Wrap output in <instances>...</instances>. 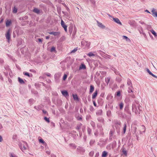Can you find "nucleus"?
Here are the masks:
<instances>
[{
	"label": "nucleus",
	"instance_id": "obj_1",
	"mask_svg": "<svg viewBox=\"0 0 157 157\" xmlns=\"http://www.w3.org/2000/svg\"><path fill=\"white\" fill-rule=\"evenodd\" d=\"M132 110L133 112H134L135 113L137 114L138 112V110L137 108L136 105L134 103H133L132 106Z\"/></svg>",
	"mask_w": 157,
	"mask_h": 157
},
{
	"label": "nucleus",
	"instance_id": "obj_2",
	"mask_svg": "<svg viewBox=\"0 0 157 157\" xmlns=\"http://www.w3.org/2000/svg\"><path fill=\"white\" fill-rule=\"evenodd\" d=\"M10 29H8L7 31L6 34V37L8 40L10 39Z\"/></svg>",
	"mask_w": 157,
	"mask_h": 157
},
{
	"label": "nucleus",
	"instance_id": "obj_3",
	"mask_svg": "<svg viewBox=\"0 0 157 157\" xmlns=\"http://www.w3.org/2000/svg\"><path fill=\"white\" fill-rule=\"evenodd\" d=\"M61 76L60 73H58L54 75L55 78L56 80V82H59V79Z\"/></svg>",
	"mask_w": 157,
	"mask_h": 157
},
{
	"label": "nucleus",
	"instance_id": "obj_4",
	"mask_svg": "<svg viewBox=\"0 0 157 157\" xmlns=\"http://www.w3.org/2000/svg\"><path fill=\"white\" fill-rule=\"evenodd\" d=\"M113 20L116 23L119 24H120L121 25H122L121 23V22L120 20L118 18L113 17Z\"/></svg>",
	"mask_w": 157,
	"mask_h": 157
},
{
	"label": "nucleus",
	"instance_id": "obj_5",
	"mask_svg": "<svg viewBox=\"0 0 157 157\" xmlns=\"http://www.w3.org/2000/svg\"><path fill=\"white\" fill-rule=\"evenodd\" d=\"M151 12L154 16L157 17V11L154 8H153L151 10Z\"/></svg>",
	"mask_w": 157,
	"mask_h": 157
},
{
	"label": "nucleus",
	"instance_id": "obj_6",
	"mask_svg": "<svg viewBox=\"0 0 157 157\" xmlns=\"http://www.w3.org/2000/svg\"><path fill=\"white\" fill-rule=\"evenodd\" d=\"M61 93L63 96L66 97L69 96V94L67 91L66 90L62 91Z\"/></svg>",
	"mask_w": 157,
	"mask_h": 157
},
{
	"label": "nucleus",
	"instance_id": "obj_7",
	"mask_svg": "<svg viewBox=\"0 0 157 157\" xmlns=\"http://www.w3.org/2000/svg\"><path fill=\"white\" fill-rule=\"evenodd\" d=\"M82 125V124L81 123H80L79 124H78L77 127L76 128V129L79 132Z\"/></svg>",
	"mask_w": 157,
	"mask_h": 157
},
{
	"label": "nucleus",
	"instance_id": "obj_8",
	"mask_svg": "<svg viewBox=\"0 0 157 157\" xmlns=\"http://www.w3.org/2000/svg\"><path fill=\"white\" fill-rule=\"evenodd\" d=\"M48 33L50 34L53 35L54 36H57L59 34V33L58 32H50Z\"/></svg>",
	"mask_w": 157,
	"mask_h": 157
},
{
	"label": "nucleus",
	"instance_id": "obj_9",
	"mask_svg": "<svg viewBox=\"0 0 157 157\" xmlns=\"http://www.w3.org/2000/svg\"><path fill=\"white\" fill-rule=\"evenodd\" d=\"M81 44H82L85 45L86 46H87L88 47H89L90 45V42H84L82 41L81 42Z\"/></svg>",
	"mask_w": 157,
	"mask_h": 157
},
{
	"label": "nucleus",
	"instance_id": "obj_10",
	"mask_svg": "<svg viewBox=\"0 0 157 157\" xmlns=\"http://www.w3.org/2000/svg\"><path fill=\"white\" fill-rule=\"evenodd\" d=\"M132 130L133 131V132H134V134H135L136 135V129H137V127L136 126H133L132 127Z\"/></svg>",
	"mask_w": 157,
	"mask_h": 157
},
{
	"label": "nucleus",
	"instance_id": "obj_11",
	"mask_svg": "<svg viewBox=\"0 0 157 157\" xmlns=\"http://www.w3.org/2000/svg\"><path fill=\"white\" fill-rule=\"evenodd\" d=\"M86 68V66L84 64H81L79 67V69H84Z\"/></svg>",
	"mask_w": 157,
	"mask_h": 157
},
{
	"label": "nucleus",
	"instance_id": "obj_12",
	"mask_svg": "<svg viewBox=\"0 0 157 157\" xmlns=\"http://www.w3.org/2000/svg\"><path fill=\"white\" fill-rule=\"evenodd\" d=\"M133 89V88L132 86V85L128 87V92L129 93L131 92H133L132 91Z\"/></svg>",
	"mask_w": 157,
	"mask_h": 157
},
{
	"label": "nucleus",
	"instance_id": "obj_13",
	"mask_svg": "<svg viewBox=\"0 0 157 157\" xmlns=\"http://www.w3.org/2000/svg\"><path fill=\"white\" fill-rule=\"evenodd\" d=\"M97 94H98L97 90H96L95 91L94 93L92 95V99H94L97 96Z\"/></svg>",
	"mask_w": 157,
	"mask_h": 157
},
{
	"label": "nucleus",
	"instance_id": "obj_14",
	"mask_svg": "<svg viewBox=\"0 0 157 157\" xmlns=\"http://www.w3.org/2000/svg\"><path fill=\"white\" fill-rule=\"evenodd\" d=\"M102 113V109H99L96 112V114L98 115H101Z\"/></svg>",
	"mask_w": 157,
	"mask_h": 157
},
{
	"label": "nucleus",
	"instance_id": "obj_15",
	"mask_svg": "<svg viewBox=\"0 0 157 157\" xmlns=\"http://www.w3.org/2000/svg\"><path fill=\"white\" fill-rule=\"evenodd\" d=\"M39 141L40 143H42L44 145H46V143L42 139H40Z\"/></svg>",
	"mask_w": 157,
	"mask_h": 157
},
{
	"label": "nucleus",
	"instance_id": "obj_16",
	"mask_svg": "<svg viewBox=\"0 0 157 157\" xmlns=\"http://www.w3.org/2000/svg\"><path fill=\"white\" fill-rule=\"evenodd\" d=\"M61 24L63 28L67 27V26L65 24L64 22L62 20L61 21Z\"/></svg>",
	"mask_w": 157,
	"mask_h": 157
},
{
	"label": "nucleus",
	"instance_id": "obj_17",
	"mask_svg": "<svg viewBox=\"0 0 157 157\" xmlns=\"http://www.w3.org/2000/svg\"><path fill=\"white\" fill-rule=\"evenodd\" d=\"M33 12L37 14L39 13L40 12V10L36 8H35L33 10Z\"/></svg>",
	"mask_w": 157,
	"mask_h": 157
},
{
	"label": "nucleus",
	"instance_id": "obj_18",
	"mask_svg": "<svg viewBox=\"0 0 157 157\" xmlns=\"http://www.w3.org/2000/svg\"><path fill=\"white\" fill-rule=\"evenodd\" d=\"M98 25L99 27L101 28L104 29L105 28V26L103 25L101 23L99 22H98Z\"/></svg>",
	"mask_w": 157,
	"mask_h": 157
},
{
	"label": "nucleus",
	"instance_id": "obj_19",
	"mask_svg": "<svg viewBox=\"0 0 157 157\" xmlns=\"http://www.w3.org/2000/svg\"><path fill=\"white\" fill-rule=\"evenodd\" d=\"M18 79L19 82L21 84H23L25 83V82L20 77H18Z\"/></svg>",
	"mask_w": 157,
	"mask_h": 157
},
{
	"label": "nucleus",
	"instance_id": "obj_20",
	"mask_svg": "<svg viewBox=\"0 0 157 157\" xmlns=\"http://www.w3.org/2000/svg\"><path fill=\"white\" fill-rule=\"evenodd\" d=\"M90 93H92L94 90V87L93 86L91 85L90 86Z\"/></svg>",
	"mask_w": 157,
	"mask_h": 157
},
{
	"label": "nucleus",
	"instance_id": "obj_21",
	"mask_svg": "<svg viewBox=\"0 0 157 157\" xmlns=\"http://www.w3.org/2000/svg\"><path fill=\"white\" fill-rule=\"evenodd\" d=\"M107 153L105 151H103L102 154V157H106L107 155Z\"/></svg>",
	"mask_w": 157,
	"mask_h": 157
},
{
	"label": "nucleus",
	"instance_id": "obj_22",
	"mask_svg": "<svg viewBox=\"0 0 157 157\" xmlns=\"http://www.w3.org/2000/svg\"><path fill=\"white\" fill-rule=\"evenodd\" d=\"M122 152L123 154L125 155L126 156L127 155V152L125 150V149L124 148H122Z\"/></svg>",
	"mask_w": 157,
	"mask_h": 157
},
{
	"label": "nucleus",
	"instance_id": "obj_23",
	"mask_svg": "<svg viewBox=\"0 0 157 157\" xmlns=\"http://www.w3.org/2000/svg\"><path fill=\"white\" fill-rule=\"evenodd\" d=\"M127 84L128 86H130L132 85V83L131 80L129 79H128L127 80Z\"/></svg>",
	"mask_w": 157,
	"mask_h": 157
},
{
	"label": "nucleus",
	"instance_id": "obj_24",
	"mask_svg": "<svg viewBox=\"0 0 157 157\" xmlns=\"http://www.w3.org/2000/svg\"><path fill=\"white\" fill-rule=\"evenodd\" d=\"M20 149L23 151V150H25L26 149V148L25 146V145L24 144H23L22 145H21L20 146Z\"/></svg>",
	"mask_w": 157,
	"mask_h": 157
},
{
	"label": "nucleus",
	"instance_id": "obj_25",
	"mask_svg": "<svg viewBox=\"0 0 157 157\" xmlns=\"http://www.w3.org/2000/svg\"><path fill=\"white\" fill-rule=\"evenodd\" d=\"M98 121L101 123H104V119L102 118H99L98 119Z\"/></svg>",
	"mask_w": 157,
	"mask_h": 157
},
{
	"label": "nucleus",
	"instance_id": "obj_26",
	"mask_svg": "<svg viewBox=\"0 0 157 157\" xmlns=\"http://www.w3.org/2000/svg\"><path fill=\"white\" fill-rule=\"evenodd\" d=\"M123 39L126 40V41H130V39L125 36H123Z\"/></svg>",
	"mask_w": 157,
	"mask_h": 157
},
{
	"label": "nucleus",
	"instance_id": "obj_27",
	"mask_svg": "<svg viewBox=\"0 0 157 157\" xmlns=\"http://www.w3.org/2000/svg\"><path fill=\"white\" fill-rule=\"evenodd\" d=\"M73 98L75 100H78V98L77 95L73 94Z\"/></svg>",
	"mask_w": 157,
	"mask_h": 157
},
{
	"label": "nucleus",
	"instance_id": "obj_28",
	"mask_svg": "<svg viewBox=\"0 0 157 157\" xmlns=\"http://www.w3.org/2000/svg\"><path fill=\"white\" fill-rule=\"evenodd\" d=\"M110 78L109 77H107V78H105V81L107 83V84L108 85L109 83V81H110Z\"/></svg>",
	"mask_w": 157,
	"mask_h": 157
},
{
	"label": "nucleus",
	"instance_id": "obj_29",
	"mask_svg": "<svg viewBox=\"0 0 157 157\" xmlns=\"http://www.w3.org/2000/svg\"><path fill=\"white\" fill-rule=\"evenodd\" d=\"M126 124L125 123L124 125V127L123 128V132L124 133H125L126 131Z\"/></svg>",
	"mask_w": 157,
	"mask_h": 157
},
{
	"label": "nucleus",
	"instance_id": "obj_30",
	"mask_svg": "<svg viewBox=\"0 0 157 157\" xmlns=\"http://www.w3.org/2000/svg\"><path fill=\"white\" fill-rule=\"evenodd\" d=\"M114 123L115 124H118L119 125H120L121 122L120 121L116 120L114 121Z\"/></svg>",
	"mask_w": 157,
	"mask_h": 157
},
{
	"label": "nucleus",
	"instance_id": "obj_31",
	"mask_svg": "<svg viewBox=\"0 0 157 157\" xmlns=\"http://www.w3.org/2000/svg\"><path fill=\"white\" fill-rule=\"evenodd\" d=\"M87 55L90 57L94 56L95 55L93 53L91 52H90L87 54Z\"/></svg>",
	"mask_w": 157,
	"mask_h": 157
},
{
	"label": "nucleus",
	"instance_id": "obj_32",
	"mask_svg": "<svg viewBox=\"0 0 157 157\" xmlns=\"http://www.w3.org/2000/svg\"><path fill=\"white\" fill-rule=\"evenodd\" d=\"M111 113L110 110H108L107 112L106 115L108 117H109L111 115Z\"/></svg>",
	"mask_w": 157,
	"mask_h": 157
},
{
	"label": "nucleus",
	"instance_id": "obj_33",
	"mask_svg": "<svg viewBox=\"0 0 157 157\" xmlns=\"http://www.w3.org/2000/svg\"><path fill=\"white\" fill-rule=\"evenodd\" d=\"M11 23V21H10L7 20L6 22V26H9Z\"/></svg>",
	"mask_w": 157,
	"mask_h": 157
},
{
	"label": "nucleus",
	"instance_id": "obj_34",
	"mask_svg": "<svg viewBox=\"0 0 157 157\" xmlns=\"http://www.w3.org/2000/svg\"><path fill=\"white\" fill-rule=\"evenodd\" d=\"M121 78L119 77H117L116 78V80L118 82H120L121 81Z\"/></svg>",
	"mask_w": 157,
	"mask_h": 157
},
{
	"label": "nucleus",
	"instance_id": "obj_35",
	"mask_svg": "<svg viewBox=\"0 0 157 157\" xmlns=\"http://www.w3.org/2000/svg\"><path fill=\"white\" fill-rule=\"evenodd\" d=\"M44 119L48 123H49L50 122V121L49 120V119L48 118L46 117H44Z\"/></svg>",
	"mask_w": 157,
	"mask_h": 157
},
{
	"label": "nucleus",
	"instance_id": "obj_36",
	"mask_svg": "<svg viewBox=\"0 0 157 157\" xmlns=\"http://www.w3.org/2000/svg\"><path fill=\"white\" fill-rule=\"evenodd\" d=\"M137 107H138V109L139 110V111L138 112V113L139 114H140V112L141 111V109H142L140 105H138Z\"/></svg>",
	"mask_w": 157,
	"mask_h": 157
},
{
	"label": "nucleus",
	"instance_id": "obj_37",
	"mask_svg": "<svg viewBox=\"0 0 157 157\" xmlns=\"http://www.w3.org/2000/svg\"><path fill=\"white\" fill-rule=\"evenodd\" d=\"M120 108V109H122L123 107V104L122 102L120 103L119 104Z\"/></svg>",
	"mask_w": 157,
	"mask_h": 157
},
{
	"label": "nucleus",
	"instance_id": "obj_38",
	"mask_svg": "<svg viewBox=\"0 0 157 157\" xmlns=\"http://www.w3.org/2000/svg\"><path fill=\"white\" fill-rule=\"evenodd\" d=\"M150 32L151 33L155 36H156V33L153 30H150Z\"/></svg>",
	"mask_w": 157,
	"mask_h": 157
},
{
	"label": "nucleus",
	"instance_id": "obj_39",
	"mask_svg": "<svg viewBox=\"0 0 157 157\" xmlns=\"http://www.w3.org/2000/svg\"><path fill=\"white\" fill-rule=\"evenodd\" d=\"M70 146L72 147H73V148L74 149H75L76 148V145L74 144H70Z\"/></svg>",
	"mask_w": 157,
	"mask_h": 157
},
{
	"label": "nucleus",
	"instance_id": "obj_40",
	"mask_svg": "<svg viewBox=\"0 0 157 157\" xmlns=\"http://www.w3.org/2000/svg\"><path fill=\"white\" fill-rule=\"evenodd\" d=\"M114 72L116 75H119L121 76V75H120V73H119L118 71H117L116 69L114 71Z\"/></svg>",
	"mask_w": 157,
	"mask_h": 157
},
{
	"label": "nucleus",
	"instance_id": "obj_41",
	"mask_svg": "<svg viewBox=\"0 0 157 157\" xmlns=\"http://www.w3.org/2000/svg\"><path fill=\"white\" fill-rule=\"evenodd\" d=\"M91 132V129L90 128H87V132L89 135H90Z\"/></svg>",
	"mask_w": 157,
	"mask_h": 157
},
{
	"label": "nucleus",
	"instance_id": "obj_42",
	"mask_svg": "<svg viewBox=\"0 0 157 157\" xmlns=\"http://www.w3.org/2000/svg\"><path fill=\"white\" fill-rule=\"evenodd\" d=\"M17 12V9L16 8L14 7L13 9V12L14 13H16Z\"/></svg>",
	"mask_w": 157,
	"mask_h": 157
},
{
	"label": "nucleus",
	"instance_id": "obj_43",
	"mask_svg": "<svg viewBox=\"0 0 157 157\" xmlns=\"http://www.w3.org/2000/svg\"><path fill=\"white\" fill-rule=\"evenodd\" d=\"M23 74L25 75L28 76L29 77H30V75L29 73L27 72H24Z\"/></svg>",
	"mask_w": 157,
	"mask_h": 157
},
{
	"label": "nucleus",
	"instance_id": "obj_44",
	"mask_svg": "<svg viewBox=\"0 0 157 157\" xmlns=\"http://www.w3.org/2000/svg\"><path fill=\"white\" fill-rule=\"evenodd\" d=\"M55 51V48L54 47H52L51 49V52H53Z\"/></svg>",
	"mask_w": 157,
	"mask_h": 157
},
{
	"label": "nucleus",
	"instance_id": "obj_45",
	"mask_svg": "<svg viewBox=\"0 0 157 157\" xmlns=\"http://www.w3.org/2000/svg\"><path fill=\"white\" fill-rule=\"evenodd\" d=\"M90 111L92 112L94 110V109L92 106H90Z\"/></svg>",
	"mask_w": 157,
	"mask_h": 157
},
{
	"label": "nucleus",
	"instance_id": "obj_46",
	"mask_svg": "<svg viewBox=\"0 0 157 157\" xmlns=\"http://www.w3.org/2000/svg\"><path fill=\"white\" fill-rule=\"evenodd\" d=\"M128 23L131 25H133L134 24V21H128Z\"/></svg>",
	"mask_w": 157,
	"mask_h": 157
},
{
	"label": "nucleus",
	"instance_id": "obj_47",
	"mask_svg": "<svg viewBox=\"0 0 157 157\" xmlns=\"http://www.w3.org/2000/svg\"><path fill=\"white\" fill-rule=\"evenodd\" d=\"M77 120L79 121H81L82 120V118L81 117L78 116L76 117Z\"/></svg>",
	"mask_w": 157,
	"mask_h": 157
},
{
	"label": "nucleus",
	"instance_id": "obj_48",
	"mask_svg": "<svg viewBox=\"0 0 157 157\" xmlns=\"http://www.w3.org/2000/svg\"><path fill=\"white\" fill-rule=\"evenodd\" d=\"M67 77V75L64 74L63 76V80H65L66 79Z\"/></svg>",
	"mask_w": 157,
	"mask_h": 157
},
{
	"label": "nucleus",
	"instance_id": "obj_49",
	"mask_svg": "<svg viewBox=\"0 0 157 157\" xmlns=\"http://www.w3.org/2000/svg\"><path fill=\"white\" fill-rule=\"evenodd\" d=\"M141 127H142V129L144 130V131H143L142 132H144L145 130V128L144 126V125H142Z\"/></svg>",
	"mask_w": 157,
	"mask_h": 157
},
{
	"label": "nucleus",
	"instance_id": "obj_50",
	"mask_svg": "<svg viewBox=\"0 0 157 157\" xmlns=\"http://www.w3.org/2000/svg\"><path fill=\"white\" fill-rule=\"evenodd\" d=\"M146 71L150 75H151L152 72L149 70L147 68Z\"/></svg>",
	"mask_w": 157,
	"mask_h": 157
},
{
	"label": "nucleus",
	"instance_id": "obj_51",
	"mask_svg": "<svg viewBox=\"0 0 157 157\" xmlns=\"http://www.w3.org/2000/svg\"><path fill=\"white\" fill-rule=\"evenodd\" d=\"M121 93L120 91H118L117 93V95L118 96H120Z\"/></svg>",
	"mask_w": 157,
	"mask_h": 157
},
{
	"label": "nucleus",
	"instance_id": "obj_52",
	"mask_svg": "<svg viewBox=\"0 0 157 157\" xmlns=\"http://www.w3.org/2000/svg\"><path fill=\"white\" fill-rule=\"evenodd\" d=\"M77 50V48H75L71 52V53H74L75 52H76Z\"/></svg>",
	"mask_w": 157,
	"mask_h": 157
},
{
	"label": "nucleus",
	"instance_id": "obj_53",
	"mask_svg": "<svg viewBox=\"0 0 157 157\" xmlns=\"http://www.w3.org/2000/svg\"><path fill=\"white\" fill-rule=\"evenodd\" d=\"M113 132L112 131H110L109 132V136H113Z\"/></svg>",
	"mask_w": 157,
	"mask_h": 157
},
{
	"label": "nucleus",
	"instance_id": "obj_54",
	"mask_svg": "<svg viewBox=\"0 0 157 157\" xmlns=\"http://www.w3.org/2000/svg\"><path fill=\"white\" fill-rule=\"evenodd\" d=\"M4 63L3 60L1 58H0V63Z\"/></svg>",
	"mask_w": 157,
	"mask_h": 157
},
{
	"label": "nucleus",
	"instance_id": "obj_55",
	"mask_svg": "<svg viewBox=\"0 0 157 157\" xmlns=\"http://www.w3.org/2000/svg\"><path fill=\"white\" fill-rule=\"evenodd\" d=\"M3 140V139L2 136H0V142H1Z\"/></svg>",
	"mask_w": 157,
	"mask_h": 157
},
{
	"label": "nucleus",
	"instance_id": "obj_56",
	"mask_svg": "<svg viewBox=\"0 0 157 157\" xmlns=\"http://www.w3.org/2000/svg\"><path fill=\"white\" fill-rule=\"evenodd\" d=\"M56 1H58L59 3H61L62 2V0H55Z\"/></svg>",
	"mask_w": 157,
	"mask_h": 157
},
{
	"label": "nucleus",
	"instance_id": "obj_57",
	"mask_svg": "<svg viewBox=\"0 0 157 157\" xmlns=\"http://www.w3.org/2000/svg\"><path fill=\"white\" fill-rule=\"evenodd\" d=\"M46 75L48 77H50L51 76V74L49 73H47L46 74Z\"/></svg>",
	"mask_w": 157,
	"mask_h": 157
},
{
	"label": "nucleus",
	"instance_id": "obj_58",
	"mask_svg": "<svg viewBox=\"0 0 157 157\" xmlns=\"http://www.w3.org/2000/svg\"><path fill=\"white\" fill-rule=\"evenodd\" d=\"M42 111H43V113L44 114H46L47 113V112L45 110H43Z\"/></svg>",
	"mask_w": 157,
	"mask_h": 157
},
{
	"label": "nucleus",
	"instance_id": "obj_59",
	"mask_svg": "<svg viewBox=\"0 0 157 157\" xmlns=\"http://www.w3.org/2000/svg\"><path fill=\"white\" fill-rule=\"evenodd\" d=\"M30 71H31V72H36V71L34 70H33V69H31L30 70Z\"/></svg>",
	"mask_w": 157,
	"mask_h": 157
},
{
	"label": "nucleus",
	"instance_id": "obj_60",
	"mask_svg": "<svg viewBox=\"0 0 157 157\" xmlns=\"http://www.w3.org/2000/svg\"><path fill=\"white\" fill-rule=\"evenodd\" d=\"M51 157H56V155H55L54 154H52L51 155Z\"/></svg>",
	"mask_w": 157,
	"mask_h": 157
},
{
	"label": "nucleus",
	"instance_id": "obj_61",
	"mask_svg": "<svg viewBox=\"0 0 157 157\" xmlns=\"http://www.w3.org/2000/svg\"><path fill=\"white\" fill-rule=\"evenodd\" d=\"M38 41L39 42H42V39H40V38H39L38 39Z\"/></svg>",
	"mask_w": 157,
	"mask_h": 157
},
{
	"label": "nucleus",
	"instance_id": "obj_62",
	"mask_svg": "<svg viewBox=\"0 0 157 157\" xmlns=\"http://www.w3.org/2000/svg\"><path fill=\"white\" fill-rule=\"evenodd\" d=\"M93 103L94 105L95 106H97L96 104L94 101H93Z\"/></svg>",
	"mask_w": 157,
	"mask_h": 157
},
{
	"label": "nucleus",
	"instance_id": "obj_63",
	"mask_svg": "<svg viewBox=\"0 0 157 157\" xmlns=\"http://www.w3.org/2000/svg\"><path fill=\"white\" fill-rule=\"evenodd\" d=\"M11 157H17V156L15 155H13L12 154H11Z\"/></svg>",
	"mask_w": 157,
	"mask_h": 157
},
{
	"label": "nucleus",
	"instance_id": "obj_64",
	"mask_svg": "<svg viewBox=\"0 0 157 157\" xmlns=\"http://www.w3.org/2000/svg\"><path fill=\"white\" fill-rule=\"evenodd\" d=\"M135 102L136 103V104H139V101H138L137 100H135Z\"/></svg>",
	"mask_w": 157,
	"mask_h": 157
}]
</instances>
